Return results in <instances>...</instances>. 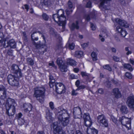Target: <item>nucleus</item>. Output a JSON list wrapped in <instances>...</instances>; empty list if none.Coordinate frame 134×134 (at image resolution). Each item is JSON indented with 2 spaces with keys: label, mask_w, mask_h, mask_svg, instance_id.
I'll use <instances>...</instances> for the list:
<instances>
[{
  "label": "nucleus",
  "mask_w": 134,
  "mask_h": 134,
  "mask_svg": "<svg viewBox=\"0 0 134 134\" xmlns=\"http://www.w3.org/2000/svg\"><path fill=\"white\" fill-rule=\"evenodd\" d=\"M49 65L50 66H52L53 67L55 66V68H56V67L54 66V63L53 62H50L49 64Z\"/></svg>",
  "instance_id": "49"
},
{
  "label": "nucleus",
  "mask_w": 134,
  "mask_h": 134,
  "mask_svg": "<svg viewBox=\"0 0 134 134\" xmlns=\"http://www.w3.org/2000/svg\"><path fill=\"white\" fill-rule=\"evenodd\" d=\"M85 86L83 85L80 86L78 88L79 89V90L80 89H84L85 88Z\"/></svg>",
  "instance_id": "58"
},
{
  "label": "nucleus",
  "mask_w": 134,
  "mask_h": 134,
  "mask_svg": "<svg viewBox=\"0 0 134 134\" xmlns=\"http://www.w3.org/2000/svg\"><path fill=\"white\" fill-rule=\"evenodd\" d=\"M81 46L83 48H86L88 45V44L87 43H84L81 44Z\"/></svg>",
  "instance_id": "46"
},
{
  "label": "nucleus",
  "mask_w": 134,
  "mask_h": 134,
  "mask_svg": "<svg viewBox=\"0 0 134 134\" xmlns=\"http://www.w3.org/2000/svg\"><path fill=\"white\" fill-rule=\"evenodd\" d=\"M125 75L127 78L129 79H131L132 77L131 74L129 72H126L125 74Z\"/></svg>",
  "instance_id": "36"
},
{
  "label": "nucleus",
  "mask_w": 134,
  "mask_h": 134,
  "mask_svg": "<svg viewBox=\"0 0 134 134\" xmlns=\"http://www.w3.org/2000/svg\"><path fill=\"white\" fill-rule=\"evenodd\" d=\"M111 50L112 51L114 52H115L116 51V49L114 48H111Z\"/></svg>",
  "instance_id": "60"
},
{
  "label": "nucleus",
  "mask_w": 134,
  "mask_h": 134,
  "mask_svg": "<svg viewBox=\"0 0 134 134\" xmlns=\"http://www.w3.org/2000/svg\"><path fill=\"white\" fill-rule=\"evenodd\" d=\"M116 30L118 32L122 37H125L127 34V33L125 30L120 26H117Z\"/></svg>",
  "instance_id": "14"
},
{
  "label": "nucleus",
  "mask_w": 134,
  "mask_h": 134,
  "mask_svg": "<svg viewBox=\"0 0 134 134\" xmlns=\"http://www.w3.org/2000/svg\"><path fill=\"white\" fill-rule=\"evenodd\" d=\"M112 93L117 98H120L121 96V94L118 88H115L113 90Z\"/></svg>",
  "instance_id": "15"
},
{
  "label": "nucleus",
  "mask_w": 134,
  "mask_h": 134,
  "mask_svg": "<svg viewBox=\"0 0 134 134\" xmlns=\"http://www.w3.org/2000/svg\"><path fill=\"white\" fill-rule=\"evenodd\" d=\"M76 134H82L81 132L79 131H76Z\"/></svg>",
  "instance_id": "63"
},
{
  "label": "nucleus",
  "mask_w": 134,
  "mask_h": 134,
  "mask_svg": "<svg viewBox=\"0 0 134 134\" xmlns=\"http://www.w3.org/2000/svg\"><path fill=\"white\" fill-rule=\"evenodd\" d=\"M22 116V114L21 113H19L17 115V117L19 119H20L21 117Z\"/></svg>",
  "instance_id": "55"
},
{
  "label": "nucleus",
  "mask_w": 134,
  "mask_h": 134,
  "mask_svg": "<svg viewBox=\"0 0 134 134\" xmlns=\"http://www.w3.org/2000/svg\"><path fill=\"white\" fill-rule=\"evenodd\" d=\"M12 68L14 70H15L16 69H18V67L17 65L15 64L13 65L12 66Z\"/></svg>",
  "instance_id": "45"
},
{
  "label": "nucleus",
  "mask_w": 134,
  "mask_h": 134,
  "mask_svg": "<svg viewBox=\"0 0 134 134\" xmlns=\"http://www.w3.org/2000/svg\"><path fill=\"white\" fill-rule=\"evenodd\" d=\"M75 45L73 43L69 44V47L70 49H74Z\"/></svg>",
  "instance_id": "37"
},
{
  "label": "nucleus",
  "mask_w": 134,
  "mask_h": 134,
  "mask_svg": "<svg viewBox=\"0 0 134 134\" xmlns=\"http://www.w3.org/2000/svg\"><path fill=\"white\" fill-rule=\"evenodd\" d=\"M97 54L96 52H92L91 55L93 60L96 61L97 60Z\"/></svg>",
  "instance_id": "29"
},
{
  "label": "nucleus",
  "mask_w": 134,
  "mask_h": 134,
  "mask_svg": "<svg viewBox=\"0 0 134 134\" xmlns=\"http://www.w3.org/2000/svg\"><path fill=\"white\" fill-rule=\"evenodd\" d=\"M27 62L30 65H33L34 64V62L33 60L31 58H28L27 59Z\"/></svg>",
  "instance_id": "38"
},
{
  "label": "nucleus",
  "mask_w": 134,
  "mask_h": 134,
  "mask_svg": "<svg viewBox=\"0 0 134 134\" xmlns=\"http://www.w3.org/2000/svg\"><path fill=\"white\" fill-rule=\"evenodd\" d=\"M119 121L122 125L125 126L128 130L131 129V120L130 119L123 116L121 119L120 118Z\"/></svg>",
  "instance_id": "8"
},
{
  "label": "nucleus",
  "mask_w": 134,
  "mask_h": 134,
  "mask_svg": "<svg viewBox=\"0 0 134 134\" xmlns=\"http://www.w3.org/2000/svg\"><path fill=\"white\" fill-rule=\"evenodd\" d=\"M46 118L48 121H50L51 120L52 121V118L51 116V115L48 113H47L46 114Z\"/></svg>",
  "instance_id": "34"
},
{
  "label": "nucleus",
  "mask_w": 134,
  "mask_h": 134,
  "mask_svg": "<svg viewBox=\"0 0 134 134\" xmlns=\"http://www.w3.org/2000/svg\"><path fill=\"white\" fill-rule=\"evenodd\" d=\"M3 37V33L0 32V41L5 48L9 46L12 48H15L16 47V43L13 39L9 41L6 40L2 41V40Z\"/></svg>",
  "instance_id": "5"
},
{
  "label": "nucleus",
  "mask_w": 134,
  "mask_h": 134,
  "mask_svg": "<svg viewBox=\"0 0 134 134\" xmlns=\"http://www.w3.org/2000/svg\"><path fill=\"white\" fill-rule=\"evenodd\" d=\"M113 59L114 61L116 62H118L119 60V58L116 57H114Z\"/></svg>",
  "instance_id": "48"
},
{
  "label": "nucleus",
  "mask_w": 134,
  "mask_h": 134,
  "mask_svg": "<svg viewBox=\"0 0 134 134\" xmlns=\"http://www.w3.org/2000/svg\"><path fill=\"white\" fill-rule=\"evenodd\" d=\"M120 110L122 113L127 114L128 113V109L125 105H120Z\"/></svg>",
  "instance_id": "19"
},
{
  "label": "nucleus",
  "mask_w": 134,
  "mask_h": 134,
  "mask_svg": "<svg viewBox=\"0 0 134 134\" xmlns=\"http://www.w3.org/2000/svg\"><path fill=\"white\" fill-rule=\"evenodd\" d=\"M103 68L105 69H107L109 71L111 70V69L109 66L108 65H105L103 66Z\"/></svg>",
  "instance_id": "39"
},
{
  "label": "nucleus",
  "mask_w": 134,
  "mask_h": 134,
  "mask_svg": "<svg viewBox=\"0 0 134 134\" xmlns=\"http://www.w3.org/2000/svg\"><path fill=\"white\" fill-rule=\"evenodd\" d=\"M97 119L98 122L100 125L106 127L108 126L107 121L106 120L104 115H102L98 116Z\"/></svg>",
  "instance_id": "12"
},
{
  "label": "nucleus",
  "mask_w": 134,
  "mask_h": 134,
  "mask_svg": "<svg viewBox=\"0 0 134 134\" xmlns=\"http://www.w3.org/2000/svg\"><path fill=\"white\" fill-rule=\"evenodd\" d=\"M83 55V53L81 51H77L75 52V56L78 58H80Z\"/></svg>",
  "instance_id": "25"
},
{
  "label": "nucleus",
  "mask_w": 134,
  "mask_h": 134,
  "mask_svg": "<svg viewBox=\"0 0 134 134\" xmlns=\"http://www.w3.org/2000/svg\"><path fill=\"white\" fill-rule=\"evenodd\" d=\"M91 29L93 31L95 30L96 29L95 25L93 24H91Z\"/></svg>",
  "instance_id": "40"
},
{
  "label": "nucleus",
  "mask_w": 134,
  "mask_h": 134,
  "mask_svg": "<svg viewBox=\"0 0 134 134\" xmlns=\"http://www.w3.org/2000/svg\"><path fill=\"white\" fill-rule=\"evenodd\" d=\"M81 75L82 77L86 76L88 75V74L85 72H81Z\"/></svg>",
  "instance_id": "47"
},
{
  "label": "nucleus",
  "mask_w": 134,
  "mask_h": 134,
  "mask_svg": "<svg viewBox=\"0 0 134 134\" xmlns=\"http://www.w3.org/2000/svg\"><path fill=\"white\" fill-rule=\"evenodd\" d=\"M25 8L27 10V11L28 10V6L27 5H25L24 6Z\"/></svg>",
  "instance_id": "59"
},
{
  "label": "nucleus",
  "mask_w": 134,
  "mask_h": 134,
  "mask_svg": "<svg viewBox=\"0 0 134 134\" xmlns=\"http://www.w3.org/2000/svg\"><path fill=\"white\" fill-rule=\"evenodd\" d=\"M86 7H91V3L90 2H88L87 3Z\"/></svg>",
  "instance_id": "52"
},
{
  "label": "nucleus",
  "mask_w": 134,
  "mask_h": 134,
  "mask_svg": "<svg viewBox=\"0 0 134 134\" xmlns=\"http://www.w3.org/2000/svg\"><path fill=\"white\" fill-rule=\"evenodd\" d=\"M55 85V91L57 93L61 94L65 92V88L64 86L62 83H56Z\"/></svg>",
  "instance_id": "9"
},
{
  "label": "nucleus",
  "mask_w": 134,
  "mask_h": 134,
  "mask_svg": "<svg viewBox=\"0 0 134 134\" xmlns=\"http://www.w3.org/2000/svg\"><path fill=\"white\" fill-rule=\"evenodd\" d=\"M45 89L43 87H38L35 88L34 97L37 98H38L42 97L44 95Z\"/></svg>",
  "instance_id": "7"
},
{
  "label": "nucleus",
  "mask_w": 134,
  "mask_h": 134,
  "mask_svg": "<svg viewBox=\"0 0 134 134\" xmlns=\"http://www.w3.org/2000/svg\"><path fill=\"white\" fill-rule=\"evenodd\" d=\"M50 32L51 34H52L53 35L54 34L55 35H56V33L54 32V30L53 29H51Z\"/></svg>",
  "instance_id": "50"
},
{
  "label": "nucleus",
  "mask_w": 134,
  "mask_h": 134,
  "mask_svg": "<svg viewBox=\"0 0 134 134\" xmlns=\"http://www.w3.org/2000/svg\"><path fill=\"white\" fill-rule=\"evenodd\" d=\"M126 103L129 107L132 109L134 110V99L133 96H130L127 98Z\"/></svg>",
  "instance_id": "13"
},
{
  "label": "nucleus",
  "mask_w": 134,
  "mask_h": 134,
  "mask_svg": "<svg viewBox=\"0 0 134 134\" xmlns=\"http://www.w3.org/2000/svg\"><path fill=\"white\" fill-rule=\"evenodd\" d=\"M113 21L115 25H116V24H117V25H120L126 28H127L129 26L128 24L126 21L124 20L116 18L114 20H113Z\"/></svg>",
  "instance_id": "11"
},
{
  "label": "nucleus",
  "mask_w": 134,
  "mask_h": 134,
  "mask_svg": "<svg viewBox=\"0 0 134 134\" xmlns=\"http://www.w3.org/2000/svg\"><path fill=\"white\" fill-rule=\"evenodd\" d=\"M84 124L85 126L87 127L90 126L92 124V122L91 119L84 120Z\"/></svg>",
  "instance_id": "26"
},
{
  "label": "nucleus",
  "mask_w": 134,
  "mask_h": 134,
  "mask_svg": "<svg viewBox=\"0 0 134 134\" xmlns=\"http://www.w3.org/2000/svg\"><path fill=\"white\" fill-rule=\"evenodd\" d=\"M37 134H45L43 132H38Z\"/></svg>",
  "instance_id": "61"
},
{
  "label": "nucleus",
  "mask_w": 134,
  "mask_h": 134,
  "mask_svg": "<svg viewBox=\"0 0 134 134\" xmlns=\"http://www.w3.org/2000/svg\"><path fill=\"white\" fill-rule=\"evenodd\" d=\"M42 17L43 19L46 20H48L49 18L48 16L45 13L43 14Z\"/></svg>",
  "instance_id": "35"
},
{
  "label": "nucleus",
  "mask_w": 134,
  "mask_h": 134,
  "mask_svg": "<svg viewBox=\"0 0 134 134\" xmlns=\"http://www.w3.org/2000/svg\"><path fill=\"white\" fill-rule=\"evenodd\" d=\"M70 28L73 30L74 29H78L79 28V26L78 25V22L76 21L75 23H73L72 25L70 26Z\"/></svg>",
  "instance_id": "28"
},
{
  "label": "nucleus",
  "mask_w": 134,
  "mask_h": 134,
  "mask_svg": "<svg viewBox=\"0 0 134 134\" xmlns=\"http://www.w3.org/2000/svg\"><path fill=\"white\" fill-rule=\"evenodd\" d=\"M49 85L51 87H52L54 86V83L55 82V80L54 79L53 76L52 75H50L49 77Z\"/></svg>",
  "instance_id": "24"
},
{
  "label": "nucleus",
  "mask_w": 134,
  "mask_h": 134,
  "mask_svg": "<svg viewBox=\"0 0 134 134\" xmlns=\"http://www.w3.org/2000/svg\"><path fill=\"white\" fill-rule=\"evenodd\" d=\"M22 76L20 70H19L17 71L16 73L15 74V77L11 75H9L8 77V81L10 85H12L18 86L19 85L18 81L17 80V77L18 78H19V77Z\"/></svg>",
  "instance_id": "4"
},
{
  "label": "nucleus",
  "mask_w": 134,
  "mask_h": 134,
  "mask_svg": "<svg viewBox=\"0 0 134 134\" xmlns=\"http://www.w3.org/2000/svg\"><path fill=\"white\" fill-rule=\"evenodd\" d=\"M49 106L51 109H54V106L53 102H50L49 103Z\"/></svg>",
  "instance_id": "44"
},
{
  "label": "nucleus",
  "mask_w": 134,
  "mask_h": 134,
  "mask_svg": "<svg viewBox=\"0 0 134 134\" xmlns=\"http://www.w3.org/2000/svg\"><path fill=\"white\" fill-rule=\"evenodd\" d=\"M2 93L3 95H1V98L4 99L6 97V91L4 89V87L2 85H0V93Z\"/></svg>",
  "instance_id": "16"
},
{
  "label": "nucleus",
  "mask_w": 134,
  "mask_h": 134,
  "mask_svg": "<svg viewBox=\"0 0 134 134\" xmlns=\"http://www.w3.org/2000/svg\"><path fill=\"white\" fill-rule=\"evenodd\" d=\"M129 62L132 65L134 64V60L133 59H130L129 60Z\"/></svg>",
  "instance_id": "53"
},
{
  "label": "nucleus",
  "mask_w": 134,
  "mask_h": 134,
  "mask_svg": "<svg viewBox=\"0 0 134 134\" xmlns=\"http://www.w3.org/2000/svg\"><path fill=\"white\" fill-rule=\"evenodd\" d=\"M14 100L8 98L6 103V107L7 113L9 115H13L15 113V105Z\"/></svg>",
  "instance_id": "3"
},
{
  "label": "nucleus",
  "mask_w": 134,
  "mask_h": 134,
  "mask_svg": "<svg viewBox=\"0 0 134 134\" xmlns=\"http://www.w3.org/2000/svg\"><path fill=\"white\" fill-rule=\"evenodd\" d=\"M73 70L75 72L77 73L79 71V70L78 68H76L74 69Z\"/></svg>",
  "instance_id": "56"
},
{
  "label": "nucleus",
  "mask_w": 134,
  "mask_h": 134,
  "mask_svg": "<svg viewBox=\"0 0 134 134\" xmlns=\"http://www.w3.org/2000/svg\"><path fill=\"white\" fill-rule=\"evenodd\" d=\"M64 13L63 10L60 9L59 10L57 14H54L53 16L54 21L57 23L59 26H62V28L63 29L62 31L64 30L66 23V19L63 15Z\"/></svg>",
  "instance_id": "1"
},
{
  "label": "nucleus",
  "mask_w": 134,
  "mask_h": 134,
  "mask_svg": "<svg viewBox=\"0 0 134 134\" xmlns=\"http://www.w3.org/2000/svg\"><path fill=\"white\" fill-rule=\"evenodd\" d=\"M23 108L25 111L29 112L31 110L32 108V106L31 104H24Z\"/></svg>",
  "instance_id": "17"
},
{
  "label": "nucleus",
  "mask_w": 134,
  "mask_h": 134,
  "mask_svg": "<svg viewBox=\"0 0 134 134\" xmlns=\"http://www.w3.org/2000/svg\"><path fill=\"white\" fill-rule=\"evenodd\" d=\"M124 66L125 68L131 71L133 70L131 66L129 64H125Z\"/></svg>",
  "instance_id": "31"
},
{
  "label": "nucleus",
  "mask_w": 134,
  "mask_h": 134,
  "mask_svg": "<svg viewBox=\"0 0 134 134\" xmlns=\"http://www.w3.org/2000/svg\"><path fill=\"white\" fill-rule=\"evenodd\" d=\"M111 119L113 121L114 123L116 122V121L117 120L115 118V117L113 115H111Z\"/></svg>",
  "instance_id": "43"
},
{
  "label": "nucleus",
  "mask_w": 134,
  "mask_h": 134,
  "mask_svg": "<svg viewBox=\"0 0 134 134\" xmlns=\"http://www.w3.org/2000/svg\"><path fill=\"white\" fill-rule=\"evenodd\" d=\"M36 33V32H34L31 35V39L33 40H35V41H37L38 40V38H37V37L35 38H33V37L34 36V34H35Z\"/></svg>",
  "instance_id": "41"
},
{
  "label": "nucleus",
  "mask_w": 134,
  "mask_h": 134,
  "mask_svg": "<svg viewBox=\"0 0 134 134\" xmlns=\"http://www.w3.org/2000/svg\"><path fill=\"white\" fill-rule=\"evenodd\" d=\"M87 132L88 134H97L98 131L93 128H91L88 127L87 128Z\"/></svg>",
  "instance_id": "18"
},
{
  "label": "nucleus",
  "mask_w": 134,
  "mask_h": 134,
  "mask_svg": "<svg viewBox=\"0 0 134 134\" xmlns=\"http://www.w3.org/2000/svg\"><path fill=\"white\" fill-rule=\"evenodd\" d=\"M66 111L64 109H58L57 110L55 113V115L59 120L61 121L64 126H66L69 123V120L68 118H63V116L65 114Z\"/></svg>",
  "instance_id": "2"
},
{
  "label": "nucleus",
  "mask_w": 134,
  "mask_h": 134,
  "mask_svg": "<svg viewBox=\"0 0 134 134\" xmlns=\"http://www.w3.org/2000/svg\"><path fill=\"white\" fill-rule=\"evenodd\" d=\"M72 79H75L77 78L76 77V76L74 74H72L70 75Z\"/></svg>",
  "instance_id": "54"
},
{
  "label": "nucleus",
  "mask_w": 134,
  "mask_h": 134,
  "mask_svg": "<svg viewBox=\"0 0 134 134\" xmlns=\"http://www.w3.org/2000/svg\"><path fill=\"white\" fill-rule=\"evenodd\" d=\"M78 91H79L78 88L77 89L75 90H73L72 92V94L74 96L77 95L78 93Z\"/></svg>",
  "instance_id": "33"
},
{
  "label": "nucleus",
  "mask_w": 134,
  "mask_h": 134,
  "mask_svg": "<svg viewBox=\"0 0 134 134\" xmlns=\"http://www.w3.org/2000/svg\"><path fill=\"white\" fill-rule=\"evenodd\" d=\"M103 36H104V35L102 34V35H99L100 39L102 42L104 41V38L102 37Z\"/></svg>",
  "instance_id": "42"
},
{
  "label": "nucleus",
  "mask_w": 134,
  "mask_h": 134,
  "mask_svg": "<svg viewBox=\"0 0 134 134\" xmlns=\"http://www.w3.org/2000/svg\"><path fill=\"white\" fill-rule=\"evenodd\" d=\"M18 121L19 124L20 125L24 124L25 122V121L23 119H18Z\"/></svg>",
  "instance_id": "32"
},
{
  "label": "nucleus",
  "mask_w": 134,
  "mask_h": 134,
  "mask_svg": "<svg viewBox=\"0 0 134 134\" xmlns=\"http://www.w3.org/2000/svg\"><path fill=\"white\" fill-rule=\"evenodd\" d=\"M98 93L100 94H102L103 93V91L102 88L99 89L98 91Z\"/></svg>",
  "instance_id": "51"
},
{
  "label": "nucleus",
  "mask_w": 134,
  "mask_h": 134,
  "mask_svg": "<svg viewBox=\"0 0 134 134\" xmlns=\"http://www.w3.org/2000/svg\"><path fill=\"white\" fill-rule=\"evenodd\" d=\"M41 3L42 5L48 7L51 4L49 0H41Z\"/></svg>",
  "instance_id": "23"
},
{
  "label": "nucleus",
  "mask_w": 134,
  "mask_h": 134,
  "mask_svg": "<svg viewBox=\"0 0 134 134\" xmlns=\"http://www.w3.org/2000/svg\"><path fill=\"white\" fill-rule=\"evenodd\" d=\"M60 126V124H58L57 122H55L51 125V128L54 130V134H65L61 130Z\"/></svg>",
  "instance_id": "6"
},
{
  "label": "nucleus",
  "mask_w": 134,
  "mask_h": 134,
  "mask_svg": "<svg viewBox=\"0 0 134 134\" xmlns=\"http://www.w3.org/2000/svg\"><path fill=\"white\" fill-rule=\"evenodd\" d=\"M131 52L130 51H128L127 53L126 54L127 55H129V54H131Z\"/></svg>",
  "instance_id": "64"
},
{
  "label": "nucleus",
  "mask_w": 134,
  "mask_h": 134,
  "mask_svg": "<svg viewBox=\"0 0 134 134\" xmlns=\"http://www.w3.org/2000/svg\"><path fill=\"white\" fill-rule=\"evenodd\" d=\"M110 0H101L99 7L100 8L103 7L105 8V4L107 3V1H109Z\"/></svg>",
  "instance_id": "27"
},
{
  "label": "nucleus",
  "mask_w": 134,
  "mask_h": 134,
  "mask_svg": "<svg viewBox=\"0 0 134 134\" xmlns=\"http://www.w3.org/2000/svg\"><path fill=\"white\" fill-rule=\"evenodd\" d=\"M77 111H80V113L79 114L77 112L76 113L75 111H74V118H80L81 117V111L80 109L79 108H78L77 109Z\"/></svg>",
  "instance_id": "22"
},
{
  "label": "nucleus",
  "mask_w": 134,
  "mask_h": 134,
  "mask_svg": "<svg viewBox=\"0 0 134 134\" xmlns=\"http://www.w3.org/2000/svg\"><path fill=\"white\" fill-rule=\"evenodd\" d=\"M83 118L84 120H86L91 119L90 115L88 113H86L84 114Z\"/></svg>",
  "instance_id": "30"
},
{
  "label": "nucleus",
  "mask_w": 134,
  "mask_h": 134,
  "mask_svg": "<svg viewBox=\"0 0 134 134\" xmlns=\"http://www.w3.org/2000/svg\"><path fill=\"white\" fill-rule=\"evenodd\" d=\"M34 45L37 48H38L39 47L40 45L39 44H37L35 43H34Z\"/></svg>",
  "instance_id": "62"
},
{
  "label": "nucleus",
  "mask_w": 134,
  "mask_h": 134,
  "mask_svg": "<svg viewBox=\"0 0 134 134\" xmlns=\"http://www.w3.org/2000/svg\"><path fill=\"white\" fill-rule=\"evenodd\" d=\"M57 63L62 72H66L67 70V66H65V64L61 58H58L57 61Z\"/></svg>",
  "instance_id": "10"
},
{
  "label": "nucleus",
  "mask_w": 134,
  "mask_h": 134,
  "mask_svg": "<svg viewBox=\"0 0 134 134\" xmlns=\"http://www.w3.org/2000/svg\"><path fill=\"white\" fill-rule=\"evenodd\" d=\"M66 63L68 65H76V62L74 60L70 58H69L67 59Z\"/></svg>",
  "instance_id": "21"
},
{
  "label": "nucleus",
  "mask_w": 134,
  "mask_h": 134,
  "mask_svg": "<svg viewBox=\"0 0 134 134\" xmlns=\"http://www.w3.org/2000/svg\"><path fill=\"white\" fill-rule=\"evenodd\" d=\"M68 8L70 10H69L68 9H66V12L67 15H69L72 12V9H73L72 3L70 1L68 2Z\"/></svg>",
  "instance_id": "20"
},
{
  "label": "nucleus",
  "mask_w": 134,
  "mask_h": 134,
  "mask_svg": "<svg viewBox=\"0 0 134 134\" xmlns=\"http://www.w3.org/2000/svg\"><path fill=\"white\" fill-rule=\"evenodd\" d=\"M80 84V81L79 80H77L75 82V85L77 86H78Z\"/></svg>",
  "instance_id": "57"
}]
</instances>
